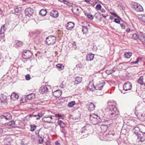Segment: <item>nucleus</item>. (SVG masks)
Segmentation results:
<instances>
[{
  "instance_id": "f257e3e1",
  "label": "nucleus",
  "mask_w": 145,
  "mask_h": 145,
  "mask_svg": "<svg viewBox=\"0 0 145 145\" xmlns=\"http://www.w3.org/2000/svg\"><path fill=\"white\" fill-rule=\"evenodd\" d=\"M91 123L94 124H96L101 122H108L107 118L104 116H99L97 115H90L89 118Z\"/></svg>"
},
{
  "instance_id": "f03ea898",
  "label": "nucleus",
  "mask_w": 145,
  "mask_h": 145,
  "mask_svg": "<svg viewBox=\"0 0 145 145\" xmlns=\"http://www.w3.org/2000/svg\"><path fill=\"white\" fill-rule=\"evenodd\" d=\"M105 84V82L102 81L100 84L97 85L96 87H95L92 83L90 82L88 86V89L90 91H93L94 89L100 90L103 89V87Z\"/></svg>"
},
{
  "instance_id": "7ed1b4c3",
  "label": "nucleus",
  "mask_w": 145,
  "mask_h": 145,
  "mask_svg": "<svg viewBox=\"0 0 145 145\" xmlns=\"http://www.w3.org/2000/svg\"><path fill=\"white\" fill-rule=\"evenodd\" d=\"M140 128L139 127H136L133 129L132 130V131L136 135L137 137V141L143 142H144V138H142L141 136V134H140Z\"/></svg>"
},
{
  "instance_id": "20e7f679",
  "label": "nucleus",
  "mask_w": 145,
  "mask_h": 145,
  "mask_svg": "<svg viewBox=\"0 0 145 145\" xmlns=\"http://www.w3.org/2000/svg\"><path fill=\"white\" fill-rule=\"evenodd\" d=\"M118 116L119 113L118 110L116 112H110V113H109L108 114L107 117V118H107L108 121L105 122V123H108V121H110V120H109V119L111 120L118 119Z\"/></svg>"
},
{
  "instance_id": "39448f33",
  "label": "nucleus",
  "mask_w": 145,
  "mask_h": 145,
  "mask_svg": "<svg viewBox=\"0 0 145 145\" xmlns=\"http://www.w3.org/2000/svg\"><path fill=\"white\" fill-rule=\"evenodd\" d=\"M56 37L51 35L46 37L45 40V43L48 45H52L56 42Z\"/></svg>"
},
{
  "instance_id": "423d86ee",
  "label": "nucleus",
  "mask_w": 145,
  "mask_h": 145,
  "mask_svg": "<svg viewBox=\"0 0 145 145\" xmlns=\"http://www.w3.org/2000/svg\"><path fill=\"white\" fill-rule=\"evenodd\" d=\"M88 130V127L87 125L84 126L82 128L81 131L80 132V133H81L82 135L81 137L82 138H84L88 136L89 133Z\"/></svg>"
},
{
  "instance_id": "0eeeda50",
  "label": "nucleus",
  "mask_w": 145,
  "mask_h": 145,
  "mask_svg": "<svg viewBox=\"0 0 145 145\" xmlns=\"http://www.w3.org/2000/svg\"><path fill=\"white\" fill-rule=\"evenodd\" d=\"M106 133H104L102 136L101 135H100V138L101 140H107L108 141H110L113 138V135H109L106 134Z\"/></svg>"
},
{
  "instance_id": "6e6552de",
  "label": "nucleus",
  "mask_w": 145,
  "mask_h": 145,
  "mask_svg": "<svg viewBox=\"0 0 145 145\" xmlns=\"http://www.w3.org/2000/svg\"><path fill=\"white\" fill-rule=\"evenodd\" d=\"M109 102H108V104L107 106V109L108 110L109 113L111 112H116L118 110L115 107V103L112 104L111 103L109 104Z\"/></svg>"
},
{
  "instance_id": "1a4fd4ad",
  "label": "nucleus",
  "mask_w": 145,
  "mask_h": 145,
  "mask_svg": "<svg viewBox=\"0 0 145 145\" xmlns=\"http://www.w3.org/2000/svg\"><path fill=\"white\" fill-rule=\"evenodd\" d=\"M32 55L33 54L30 51L26 50L23 52L22 57L24 59H28L31 57Z\"/></svg>"
},
{
  "instance_id": "9d476101",
  "label": "nucleus",
  "mask_w": 145,
  "mask_h": 145,
  "mask_svg": "<svg viewBox=\"0 0 145 145\" xmlns=\"http://www.w3.org/2000/svg\"><path fill=\"white\" fill-rule=\"evenodd\" d=\"M133 7L137 12H141L143 10V8L141 6L137 3L132 2V3Z\"/></svg>"
},
{
  "instance_id": "9b49d317",
  "label": "nucleus",
  "mask_w": 145,
  "mask_h": 145,
  "mask_svg": "<svg viewBox=\"0 0 145 145\" xmlns=\"http://www.w3.org/2000/svg\"><path fill=\"white\" fill-rule=\"evenodd\" d=\"M25 16L30 17L32 16L33 14L34 11L33 9L30 7H29L25 9Z\"/></svg>"
},
{
  "instance_id": "f8f14e48",
  "label": "nucleus",
  "mask_w": 145,
  "mask_h": 145,
  "mask_svg": "<svg viewBox=\"0 0 145 145\" xmlns=\"http://www.w3.org/2000/svg\"><path fill=\"white\" fill-rule=\"evenodd\" d=\"M132 85L129 82H127L125 83L123 86V88L125 91L130 90L131 88Z\"/></svg>"
},
{
  "instance_id": "ddd939ff",
  "label": "nucleus",
  "mask_w": 145,
  "mask_h": 145,
  "mask_svg": "<svg viewBox=\"0 0 145 145\" xmlns=\"http://www.w3.org/2000/svg\"><path fill=\"white\" fill-rule=\"evenodd\" d=\"M6 29L5 27V25H3L1 27V30L0 31V41H1L3 39H4L5 35L4 33L6 30Z\"/></svg>"
},
{
  "instance_id": "4468645a",
  "label": "nucleus",
  "mask_w": 145,
  "mask_h": 145,
  "mask_svg": "<svg viewBox=\"0 0 145 145\" xmlns=\"http://www.w3.org/2000/svg\"><path fill=\"white\" fill-rule=\"evenodd\" d=\"M50 14V16L54 18L57 17L59 15L58 11L55 9H53L51 10Z\"/></svg>"
},
{
  "instance_id": "2eb2a0df",
  "label": "nucleus",
  "mask_w": 145,
  "mask_h": 145,
  "mask_svg": "<svg viewBox=\"0 0 145 145\" xmlns=\"http://www.w3.org/2000/svg\"><path fill=\"white\" fill-rule=\"evenodd\" d=\"M140 134L141 135V136L142 138H144V141L145 140V126L143 125L140 128Z\"/></svg>"
},
{
  "instance_id": "dca6fc26",
  "label": "nucleus",
  "mask_w": 145,
  "mask_h": 145,
  "mask_svg": "<svg viewBox=\"0 0 145 145\" xmlns=\"http://www.w3.org/2000/svg\"><path fill=\"white\" fill-rule=\"evenodd\" d=\"M48 91V89L47 87L44 86H42L39 90V92L42 94L46 93Z\"/></svg>"
},
{
  "instance_id": "f3484780",
  "label": "nucleus",
  "mask_w": 145,
  "mask_h": 145,
  "mask_svg": "<svg viewBox=\"0 0 145 145\" xmlns=\"http://www.w3.org/2000/svg\"><path fill=\"white\" fill-rule=\"evenodd\" d=\"M61 91L59 90H57L53 93V95L56 98L60 97L61 95Z\"/></svg>"
},
{
  "instance_id": "a211bd4d",
  "label": "nucleus",
  "mask_w": 145,
  "mask_h": 145,
  "mask_svg": "<svg viewBox=\"0 0 145 145\" xmlns=\"http://www.w3.org/2000/svg\"><path fill=\"white\" fill-rule=\"evenodd\" d=\"M74 23L72 22H69L67 23L66 25L67 29L69 30H71L74 26Z\"/></svg>"
},
{
  "instance_id": "6ab92c4d",
  "label": "nucleus",
  "mask_w": 145,
  "mask_h": 145,
  "mask_svg": "<svg viewBox=\"0 0 145 145\" xmlns=\"http://www.w3.org/2000/svg\"><path fill=\"white\" fill-rule=\"evenodd\" d=\"M94 55L92 53L88 54L86 56V60L87 61H91L92 60L94 57Z\"/></svg>"
},
{
  "instance_id": "aec40b11",
  "label": "nucleus",
  "mask_w": 145,
  "mask_h": 145,
  "mask_svg": "<svg viewBox=\"0 0 145 145\" xmlns=\"http://www.w3.org/2000/svg\"><path fill=\"white\" fill-rule=\"evenodd\" d=\"M88 109L89 111H93L94 110L95 106V105L92 103H88Z\"/></svg>"
},
{
  "instance_id": "412c9836",
  "label": "nucleus",
  "mask_w": 145,
  "mask_h": 145,
  "mask_svg": "<svg viewBox=\"0 0 145 145\" xmlns=\"http://www.w3.org/2000/svg\"><path fill=\"white\" fill-rule=\"evenodd\" d=\"M82 80V77H77L76 78L75 81H74V84H77L81 83Z\"/></svg>"
},
{
  "instance_id": "4be33fe9",
  "label": "nucleus",
  "mask_w": 145,
  "mask_h": 145,
  "mask_svg": "<svg viewBox=\"0 0 145 145\" xmlns=\"http://www.w3.org/2000/svg\"><path fill=\"white\" fill-rule=\"evenodd\" d=\"M18 95L14 93H12L10 97L13 100L15 101L17 100L18 98Z\"/></svg>"
},
{
  "instance_id": "5701e85b",
  "label": "nucleus",
  "mask_w": 145,
  "mask_h": 145,
  "mask_svg": "<svg viewBox=\"0 0 145 145\" xmlns=\"http://www.w3.org/2000/svg\"><path fill=\"white\" fill-rule=\"evenodd\" d=\"M35 97V95L33 93H31L28 95L27 98L28 99L31 100L34 99Z\"/></svg>"
},
{
  "instance_id": "b1692460",
  "label": "nucleus",
  "mask_w": 145,
  "mask_h": 145,
  "mask_svg": "<svg viewBox=\"0 0 145 145\" xmlns=\"http://www.w3.org/2000/svg\"><path fill=\"white\" fill-rule=\"evenodd\" d=\"M47 13V10L46 9H41L39 12V14L42 16H45Z\"/></svg>"
},
{
  "instance_id": "393cba45",
  "label": "nucleus",
  "mask_w": 145,
  "mask_h": 145,
  "mask_svg": "<svg viewBox=\"0 0 145 145\" xmlns=\"http://www.w3.org/2000/svg\"><path fill=\"white\" fill-rule=\"evenodd\" d=\"M138 83L141 85H144V83L143 82V76H140L138 79Z\"/></svg>"
},
{
  "instance_id": "a878e982",
  "label": "nucleus",
  "mask_w": 145,
  "mask_h": 145,
  "mask_svg": "<svg viewBox=\"0 0 145 145\" xmlns=\"http://www.w3.org/2000/svg\"><path fill=\"white\" fill-rule=\"evenodd\" d=\"M48 118V117H44L42 118L43 120L48 123H53L54 122L50 120Z\"/></svg>"
},
{
  "instance_id": "bb28decb",
  "label": "nucleus",
  "mask_w": 145,
  "mask_h": 145,
  "mask_svg": "<svg viewBox=\"0 0 145 145\" xmlns=\"http://www.w3.org/2000/svg\"><path fill=\"white\" fill-rule=\"evenodd\" d=\"M82 32H83L84 34H86L88 32V29L87 26H82Z\"/></svg>"
},
{
  "instance_id": "cd10ccee",
  "label": "nucleus",
  "mask_w": 145,
  "mask_h": 145,
  "mask_svg": "<svg viewBox=\"0 0 145 145\" xmlns=\"http://www.w3.org/2000/svg\"><path fill=\"white\" fill-rule=\"evenodd\" d=\"M132 53L131 52H125L124 54V56L125 57L129 58L132 56Z\"/></svg>"
},
{
  "instance_id": "c85d7f7f",
  "label": "nucleus",
  "mask_w": 145,
  "mask_h": 145,
  "mask_svg": "<svg viewBox=\"0 0 145 145\" xmlns=\"http://www.w3.org/2000/svg\"><path fill=\"white\" fill-rule=\"evenodd\" d=\"M0 98L1 103H4L6 101V100L7 98L6 96L3 95H2L1 96Z\"/></svg>"
},
{
  "instance_id": "c756f323",
  "label": "nucleus",
  "mask_w": 145,
  "mask_h": 145,
  "mask_svg": "<svg viewBox=\"0 0 145 145\" xmlns=\"http://www.w3.org/2000/svg\"><path fill=\"white\" fill-rule=\"evenodd\" d=\"M43 115V114L42 113H38L37 115H33L34 117H37V119H39L40 118L42 117Z\"/></svg>"
},
{
  "instance_id": "7c9ffc66",
  "label": "nucleus",
  "mask_w": 145,
  "mask_h": 145,
  "mask_svg": "<svg viewBox=\"0 0 145 145\" xmlns=\"http://www.w3.org/2000/svg\"><path fill=\"white\" fill-rule=\"evenodd\" d=\"M38 138H39L38 141L39 142V144H42L44 142L43 138L42 137V136H40L39 135H38Z\"/></svg>"
},
{
  "instance_id": "2f4dec72",
  "label": "nucleus",
  "mask_w": 145,
  "mask_h": 145,
  "mask_svg": "<svg viewBox=\"0 0 145 145\" xmlns=\"http://www.w3.org/2000/svg\"><path fill=\"white\" fill-rule=\"evenodd\" d=\"M76 104V102L74 101H72L69 102L68 106L69 107H71L74 105Z\"/></svg>"
},
{
  "instance_id": "473e14b6",
  "label": "nucleus",
  "mask_w": 145,
  "mask_h": 145,
  "mask_svg": "<svg viewBox=\"0 0 145 145\" xmlns=\"http://www.w3.org/2000/svg\"><path fill=\"white\" fill-rule=\"evenodd\" d=\"M23 45V43L22 42L19 41H16V45L18 47H19L22 46Z\"/></svg>"
},
{
  "instance_id": "72a5a7b5",
  "label": "nucleus",
  "mask_w": 145,
  "mask_h": 145,
  "mask_svg": "<svg viewBox=\"0 0 145 145\" xmlns=\"http://www.w3.org/2000/svg\"><path fill=\"white\" fill-rule=\"evenodd\" d=\"M8 124L9 125L12 127H15L16 126L15 122L13 121H9L8 123Z\"/></svg>"
},
{
  "instance_id": "f704fd0d",
  "label": "nucleus",
  "mask_w": 145,
  "mask_h": 145,
  "mask_svg": "<svg viewBox=\"0 0 145 145\" xmlns=\"http://www.w3.org/2000/svg\"><path fill=\"white\" fill-rule=\"evenodd\" d=\"M59 125L61 127L63 128L65 127V124L64 122L61 120H59L58 121Z\"/></svg>"
},
{
  "instance_id": "c9c22d12",
  "label": "nucleus",
  "mask_w": 145,
  "mask_h": 145,
  "mask_svg": "<svg viewBox=\"0 0 145 145\" xmlns=\"http://www.w3.org/2000/svg\"><path fill=\"white\" fill-rule=\"evenodd\" d=\"M5 115H6V120H9L11 119V116L10 114L6 113L5 114Z\"/></svg>"
},
{
  "instance_id": "e433bc0d",
  "label": "nucleus",
  "mask_w": 145,
  "mask_h": 145,
  "mask_svg": "<svg viewBox=\"0 0 145 145\" xmlns=\"http://www.w3.org/2000/svg\"><path fill=\"white\" fill-rule=\"evenodd\" d=\"M56 66L58 68L61 70L63 69L64 68V65L61 64H58Z\"/></svg>"
},
{
  "instance_id": "4c0bfd02",
  "label": "nucleus",
  "mask_w": 145,
  "mask_h": 145,
  "mask_svg": "<svg viewBox=\"0 0 145 145\" xmlns=\"http://www.w3.org/2000/svg\"><path fill=\"white\" fill-rule=\"evenodd\" d=\"M31 131H33L35 130L36 129V126L34 125H31Z\"/></svg>"
},
{
  "instance_id": "58836bf2",
  "label": "nucleus",
  "mask_w": 145,
  "mask_h": 145,
  "mask_svg": "<svg viewBox=\"0 0 145 145\" xmlns=\"http://www.w3.org/2000/svg\"><path fill=\"white\" fill-rule=\"evenodd\" d=\"M85 15L87 16V17L90 20H93V16L89 14H88L87 15L85 14Z\"/></svg>"
},
{
  "instance_id": "ea45409f",
  "label": "nucleus",
  "mask_w": 145,
  "mask_h": 145,
  "mask_svg": "<svg viewBox=\"0 0 145 145\" xmlns=\"http://www.w3.org/2000/svg\"><path fill=\"white\" fill-rule=\"evenodd\" d=\"M132 37V38L134 40H136L138 39L139 38L138 35L135 33L133 35Z\"/></svg>"
},
{
  "instance_id": "a19ab883",
  "label": "nucleus",
  "mask_w": 145,
  "mask_h": 145,
  "mask_svg": "<svg viewBox=\"0 0 145 145\" xmlns=\"http://www.w3.org/2000/svg\"><path fill=\"white\" fill-rule=\"evenodd\" d=\"M114 72V71H113V70H106V73L108 74H111Z\"/></svg>"
},
{
  "instance_id": "79ce46f5",
  "label": "nucleus",
  "mask_w": 145,
  "mask_h": 145,
  "mask_svg": "<svg viewBox=\"0 0 145 145\" xmlns=\"http://www.w3.org/2000/svg\"><path fill=\"white\" fill-rule=\"evenodd\" d=\"M97 3L95 0H92L90 4L93 6H94Z\"/></svg>"
},
{
  "instance_id": "37998d69",
  "label": "nucleus",
  "mask_w": 145,
  "mask_h": 145,
  "mask_svg": "<svg viewBox=\"0 0 145 145\" xmlns=\"http://www.w3.org/2000/svg\"><path fill=\"white\" fill-rule=\"evenodd\" d=\"M111 14L113 16H114L115 17H117L118 18H119L121 20V18L119 17V16H118L114 12H112L111 13Z\"/></svg>"
},
{
  "instance_id": "c03bdc74",
  "label": "nucleus",
  "mask_w": 145,
  "mask_h": 145,
  "mask_svg": "<svg viewBox=\"0 0 145 145\" xmlns=\"http://www.w3.org/2000/svg\"><path fill=\"white\" fill-rule=\"evenodd\" d=\"M120 19L119 18H115L114 19V22L116 23L119 24L120 22Z\"/></svg>"
},
{
  "instance_id": "a18cd8bd",
  "label": "nucleus",
  "mask_w": 145,
  "mask_h": 145,
  "mask_svg": "<svg viewBox=\"0 0 145 145\" xmlns=\"http://www.w3.org/2000/svg\"><path fill=\"white\" fill-rule=\"evenodd\" d=\"M55 116L56 117L59 118L60 119L63 118L62 116L60 114H55Z\"/></svg>"
},
{
  "instance_id": "49530a36",
  "label": "nucleus",
  "mask_w": 145,
  "mask_h": 145,
  "mask_svg": "<svg viewBox=\"0 0 145 145\" xmlns=\"http://www.w3.org/2000/svg\"><path fill=\"white\" fill-rule=\"evenodd\" d=\"M14 9L15 12L16 13L19 12L20 11V10L19 9V8L18 7H14Z\"/></svg>"
},
{
  "instance_id": "de8ad7c7",
  "label": "nucleus",
  "mask_w": 145,
  "mask_h": 145,
  "mask_svg": "<svg viewBox=\"0 0 145 145\" xmlns=\"http://www.w3.org/2000/svg\"><path fill=\"white\" fill-rule=\"evenodd\" d=\"M76 67L77 68L81 69L82 67V65L80 63H78L76 65Z\"/></svg>"
},
{
  "instance_id": "09e8293b",
  "label": "nucleus",
  "mask_w": 145,
  "mask_h": 145,
  "mask_svg": "<svg viewBox=\"0 0 145 145\" xmlns=\"http://www.w3.org/2000/svg\"><path fill=\"white\" fill-rule=\"evenodd\" d=\"M101 6L100 4H97L96 6V8L98 10H99L101 8Z\"/></svg>"
},
{
  "instance_id": "8fccbe9b",
  "label": "nucleus",
  "mask_w": 145,
  "mask_h": 145,
  "mask_svg": "<svg viewBox=\"0 0 145 145\" xmlns=\"http://www.w3.org/2000/svg\"><path fill=\"white\" fill-rule=\"evenodd\" d=\"M25 78L27 80H29L31 78V77L29 74H27L25 76Z\"/></svg>"
},
{
  "instance_id": "3c124183",
  "label": "nucleus",
  "mask_w": 145,
  "mask_h": 145,
  "mask_svg": "<svg viewBox=\"0 0 145 145\" xmlns=\"http://www.w3.org/2000/svg\"><path fill=\"white\" fill-rule=\"evenodd\" d=\"M138 62V60H136V61H135L131 62L130 63V64H131V65H133L135 64H136V63H137Z\"/></svg>"
},
{
  "instance_id": "603ef678",
  "label": "nucleus",
  "mask_w": 145,
  "mask_h": 145,
  "mask_svg": "<svg viewBox=\"0 0 145 145\" xmlns=\"http://www.w3.org/2000/svg\"><path fill=\"white\" fill-rule=\"evenodd\" d=\"M120 26L122 29H124L125 27V25L123 23H121L120 24Z\"/></svg>"
},
{
  "instance_id": "864d4df0",
  "label": "nucleus",
  "mask_w": 145,
  "mask_h": 145,
  "mask_svg": "<svg viewBox=\"0 0 145 145\" xmlns=\"http://www.w3.org/2000/svg\"><path fill=\"white\" fill-rule=\"evenodd\" d=\"M142 20L143 22L145 23V16H142Z\"/></svg>"
},
{
  "instance_id": "5fc2aeb1",
  "label": "nucleus",
  "mask_w": 145,
  "mask_h": 145,
  "mask_svg": "<svg viewBox=\"0 0 145 145\" xmlns=\"http://www.w3.org/2000/svg\"><path fill=\"white\" fill-rule=\"evenodd\" d=\"M63 3L66 5H68L69 4V2L65 0H64V1H63Z\"/></svg>"
},
{
  "instance_id": "6e6d98bb",
  "label": "nucleus",
  "mask_w": 145,
  "mask_h": 145,
  "mask_svg": "<svg viewBox=\"0 0 145 145\" xmlns=\"http://www.w3.org/2000/svg\"><path fill=\"white\" fill-rule=\"evenodd\" d=\"M0 117L2 119H6V115L5 114V115H2Z\"/></svg>"
},
{
  "instance_id": "4d7b16f0",
  "label": "nucleus",
  "mask_w": 145,
  "mask_h": 145,
  "mask_svg": "<svg viewBox=\"0 0 145 145\" xmlns=\"http://www.w3.org/2000/svg\"><path fill=\"white\" fill-rule=\"evenodd\" d=\"M39 130H37L35 131V133L36 135H38L37 136L38 137L39 133Z\"/></svg>"
},
{
  "instance_id": "13d9d810",
  "label": "nucleus",
  "mask_w": 145,
  "mask_h": 145,
  "mask_svg": "<svg viewBox=\"0 0 145 145\" xmlns=\"http://www.w3.org/2000/svg\"><path fill=\"white\" fill-rule=\"evenodd\" d=\"M142 37L144 39V40H142V41H145V33H144V34H142Z\"/></svg>"
},
{
  "instance_id": "bf43d9fd",
  "label": "nucleus",
  "mask_w": 145,
  "mask_h": 145,
  "mask_svg": "<svg viewBox=\"0 0 145 145\" xmlns=\"http://www.w3.org/2000/svg\"><path fill=\"white\" fill-rule=\"evenodd\" d=\"M52 116H53V117H55V116H51L50 117L48 116L49 117L48 118H49V120H50L52 121V120L53 119L52 117Z\"/></svg>"
},
{
  "instance_id": "052dcab7",
  "label": "nucleus",
  "mask_w": 145,
  "mask_h": 145,
  "mask_svg": "<svg viewBox=\"0 0 145 145\" xmlns=\"http://www.w3.org/2000/svg\"><path fill=\"white\" fill-rule=\"evenodd\" d=\"M3 129L1 128H0V135L2 134L3 132Z\"/></svg>"
},
{
  "instance_id": "680f3d73",
  "label": "nucleus",
  "mask_w": 145,
  "mask_h": 145,
  "mask_svg": "<svg viewBox=\"0 0 145 145\" xmlns=\"http://www.w3.org/2000/svg\"><path fill=\"white\" fill-rule=\"evenodd\" d=\"M101 12L105 13V10L104 9L102 8L101 10Z\"/></svg>"
},
{
  "instance_id": "e2e57ef3",
  "label": "nucleus",
  "mask_w": 145,
  "mask_h": 145,
  "mask_svg": "<svg viewBox=\"0 0 145 145\" xmlns=\"http://www.w3.org/2000/svg\"><path fill=\"white\" fill-rule=\"evenodd\" d=\"M138 60V62L139 61H140L141 60V58L138 57L137 58L136 60Z\"/></svg>"
},
{
  "instance_id": "0e129e2a",
  "label": "nucleus",
  "mask_w": 145,
  "mask_h": 145,
  "mask_svg": "<svg viewBox=\"0 0 145 145\" xmlns=\"http://www.w3.org/2000/svg\"><path fill=\"white\" fill-rule=\"evenodd\" d=\"M108 135H114V134H113V133H112V132L111 131H109V132H108V133L107 134Z\"/></svg>"
},
{
  "instance_id": "69168bd1",
  "label": "nucleus",
  "mask_w": 145,
  "mask_h": 145,
  "mask_svg": "<svg viewBox=\"0 0 145 145\" xmlns=\"http://www.w3.org/2000/svg\"><path fill=\"white\" fill-rule=\"evenodd\" d=\"M55 144L56 145H60V144L57 141L55 142Z\"/></svg>"
},
{
  "instance_id": "338daca9",
  "label": "nucleus",
  "mask_w": 145,
  "mask_h": 145,
  "mask_svg": "<svg viewBox=\"0 0 145 145\" xmlns=\"http://www.w3.org/2000/svg\"><path fill=\"white\" fill-rule=\"evenodd\" d=\"M130 29H127L126 30V31L127 33H129L130 31Z\"/></svg>"
},
{
  "instance_id": "774afa93",
  "label": "nucleus",
  "mask_w": 145,
  "mask_h": 145,
  "mask_svg": "<svg viewBox=\"0 0 145 145\" xmlns=\"http://www.w3.org/2000/svg\"><path fill=\"white\" fill-rule=\"evenodd\" d=\"M102 16H103V17H104V18H105V19H106V17L107 16V15H106V16H105L104 15V14H102Z\"/></svg>"
}]
</instances>
